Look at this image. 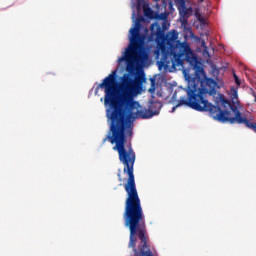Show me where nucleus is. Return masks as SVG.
<instances>
[{
    "instance_id": "nucleus-7",
    "label": "nucleus",
    "mask_w": 256,
    "mask_h": 256,
    "mask_svg": "<svg viewBox=\"0 0 256 256\" xmlns=\"http://www.w3.org/2000/svg\"><path fill=\"white\" fill-rule=\"evenodd\" d=\"M144 15L148 19H159V16L151 8H145Z\"/></svg>"
},
{
    "instance_id": "nucleus-13",
    "label": "nucleus",
    "mask_w": 256,
    "mask_h": 256,
    "mask_svg": "<svg viewBox=\"0 0 256 256\" xmlns=\"http://www.w3.org/2000/svg\"><path fill=\"white\" fill-rule=\"evenodd\" d=\"M137 7H138V9H139V4H138V6H137Z\"/></svg>"
},
{
    "instance_id": "nucleus-1",
    "label": "nucleus",
    "mask_w": 256,
    "mask_h": 256,
    "mask_svg": "<svg viewBox=\"0 0 256 256\" xmlns=\"http://www.w3.org/2000/svg\"><path fill=\"white\" fill-rule=\"evenodd\" d=\"M147 81L145 73H140L131 77V74L125 73L120 79L117 87V70L109 74L97 89H105L104 105H109L106 110V117L109 123V132L103 139V143H111L113 151H117L119 161L124 165L123 172L127 175L124 189L126 192L125 207H142L141 198L135 184L134 167L137 156L131 145L125 148L127 137L133 136V126L129 122V117H133L135 109L140 119H151L154 115H159L161 103L151 102L149 109L138 110L139 102L135 97L143 89V84Z\"/></svg>"
},
{
    "instance_id": "nucleus-3",
    "label": "nucleus",
    "mask_w": 256,
    "mask_h": 256,
    "mask_svg": "<svg viewBox=\"0 0 256 256\" xmlns=\"http://www.w3.org/2000/svg\"><path fill=\"white\" fill-rule=\"evenodd\" d=\"M145 21L143 16H139L129 31L130 33V46L124 52V55L118 59V63H123L126 61V71H132L133 69V62L136 63H146L149 61V54L145 51V39L147 36L141 33V22Z\"/></svg>"
},
{
    "instance_id": "nucleus-5",
    "label": "nucleus",
    "mask_w": 256,
    "mask_h": 256,
    "mask_svg": "<svg viewBox=\"0 0 256 256\" xmlns=\"http://www.w3.org/2000/svg\"><path fill=\"white\" fill-rule=\"evenodd\" d=\"M176 5L178 7L179 15H180V21L181 23H187V19H189V11H191V8H187V0H175Z\"/></svg>"
},
{
    "instance_id": "nucleus-11",
    "label": "nucleus",
    "mask_w": 256,
    "mask_h": 256,
    "mask_svg": "<svg viewBox=\"0 0 256 256\" xmlns=\"http://www.w3.org/2000/svg\"><path fill=\"white\" fill-rule=\"evenodd\" d=\"M177 97V94H173L172 99H175Z\"/></svg>"
},
{
    "instance_id": "nucleus-10",
    "label": "nucleus",
    "mask_w": 256,
    "mask_h": 256,
    "mask_svg": "<svg viewBox=\"0 0 256 256\" xmlns=\"http://www.w3.org/2000/svg\"><path fill=\"white\" fill-rule=\"evenodd\" d=\"M117 177H118V181H120V183L123 182V176H121V170H119Z\"/></svg>"
},
{
    "instance_id": "nucleus-2",
    "label": "nucleus",
    "mask_w": 256,
    "mask_h": 256,
    "mask_svg": "<svg viewBox=\"0 0 256 256\" xmlns=\"http://www.w3.org/2000/svg\"><path fill=\"white\" fill-rule=\"evenodd\" d=\"M152 37H156L158 49L161 51V61L169 65V57L172 61V67H183L185 61L193 65L197 63V57L187 42L179 41V33L172 30L165 34L163 28L159 24H152L151 27Z\"/></svg>"
},
{
    "instance_id": "nucleus-4",
    "label": "nucleus",
    "mask_w": 256,
    "mask_h": 256,
    "mask_svg": "<svg viewBox=\"0 0 256 256\" xmlns=\"http://www.w3.org/2000/svg\"><path fill=\"white\" fill-rule=\"evenodd\" d=\"M190 107L194 111L205 112L207 109V102H205V90L202 88H192L187 90V97L182 96L178 103L172 108V113H175L176 109L181 106Z\"/></svg>"
},
{
    "instance_id": "nucleus-12",
    "label": "nucleus",
    "mask_w": 256,
    "mask_h": 256,
    "mask_svg": "<svg viewBox=\"0 0 256 256\" xmlns=\"http://www.w3.org/2000/svg\"><path fill=\"white\" fill-rule=\"evenodd\" d=\"M203 1H205V0H198V3H203Z\"/></svg>"
},
{
    "instance_id": "nucleus-9",
    "label": "nucleus",
    "mask_w": 256,
    "mask_h": 256,
    "mask_svg": "<svg viewBox=\"0 0 256 256\" xmlns=\"http://www.w3.org/2000/svg\"><path fill=\"white\" fill-rule=\"evenodd\" d=\"M234 81L236 85H241V79L237 76V74L233 73Z\"/></svg>"
},
{
    "instance_id": "nucleus-8",
    "label": "nucleus",
    "mask_w": 256,
    "mask_h": 256,
    "mask_svg": "<svg viewBox=\"0 0 256 256\" xmlns=\"http://www.w3.org/2000/svg\"><path fill=\"white\" fill-rule=\"evenodd\" d=\"M231 97H232V101H237V99L239 97L237 89H235V88L231 89Z\"/></svg>"
},
{
    "instance_id": "nucleus-6",
    "label": "nucleus",
    "mask_w": 256,
    "mask_h": 256,
    "mask_svg": "<svg viewBox=\"0 0 256 256\" xmlns=\"http://www.w3.org/2000/svg\"><path fill=\"white\" fill-rule=\"evenodd\" d=\"M206 87H208L210 93H215L217 89V81L213 78H206Z\"/></svg>"
}]
</instances>
